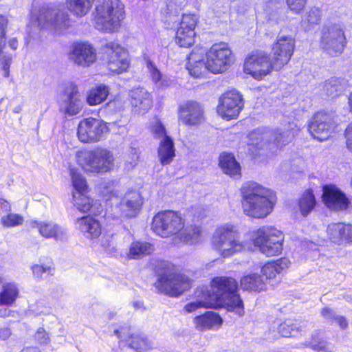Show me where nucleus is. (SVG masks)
<instances>
[{"mask_svg": "<svg viewBox=\"0 0 352 352\" xmlns=\"http://www.w3.org/2000/svg\"><path fill=\"white\" fill-rule=\"evenodd\" d=\"M243 107V95L238 90L232 89L219 96L216 111L223 120L230 121L237 119Z\"/></svg>", "mask_w": 352, "mask_h": 352, "instance_id": "obj_13", "label": "nucleus"}, {"mask_svg": "<svg viewBox=\"0 0 352 352\" xmlns=\"http://www.w3.org/2000/svg\"><path fill=\"white\" fill-rule=\"evenodd\" d=\"M290 265L291 261L287 257H280L265 262L261 268V274L266 280H274L285 274Z\"/></svg>", "mask_w": 352, "mask_h": 352, "instance_id": "obj_26", "label": "nucleus"}, {"mask_svg": "<svg viewBox=\"0 0 352 352\" xmlns=\"http://www.w3.org/2000/svg\"><path fill=\"white\" fill-rule=\"evenodd\" d=\"M82 193L76 195H73L74 206L83 213H91L94 216H99L102 214L103 208L101 204L87 195Z\"/></svg>", "mask_w": 352, "mask_h": 352, "instance_id": "obj_30", "label": "nucleus"}, {"mask_svg": "<svg viewBox=\"0 0 352 352\" xmlns=\"http://www.w3.org/2000/svg\"><path fill=\"white\" fill-rule=\"evenodd\" d=\"M251 241L263 254L274 257L283 253L285 237L276 227L263 226L252 232Z\"/></svg>", "mask_w": 352, "mask_h": 352, "instance_id": "obj_6", "label": "nucleus"}, {"mask_svg": "<svg viewBox=\"0 0 352 352\" xmlns=\"http://www.w3.org/2000/svg\"><path fill=\"white\" fill-rule=\"evenodd\" d=\"M195 31L176 30L175 41L182 47H190L195 42Z\"/></svg>", "mask_w": 352, "mask_h": 352, "instance_id": "obj_43", "label": "nucleus"}, {"mask_svg": "<svg viewBox=\"0 0 352 352\" xmlns=\"http://www.w3.org/2000/svg\"><path fill=\"white\" fill-rule=\"evenodd\" d=\"M316 204V199L311 188L303 191L298 200V206L303 217H307L314 210Z\"/></svg>", "mask_w": 352, "mask_h": 352, "instance_id": "obj_37", "label": "nucleus"}, {"mask_svg": "<svg viewBox=\"0 0 352 352\" xmlns=\"http://www.w3.org/2000/svg\"><path fill=\"white\" fill-rule=\"evenodd\" d=\"M275 71L270 54L267 52L256 50L245 56L243 63V72L254 80H262Z\"/></svg>", "mask_w": 352, "mask_h": 352, "instance_id": "obj_10", "label": "nucleus"}, {"mask_svg": "<svg viewBox=\"0 0 352 352\" xmlns=\"http://www.w3.org/2000/svg\"><path fill=\"white\" fill-rule=\"evenodd\" d=\"M129 102L135 111L145 113L151 108L153 99L151 94L144 89H137L132 91Z\"/></svg>", "mask_w": 352, "mask_h": 352, "instance_id": "obj_32", "label": "nucleus"}, {"mask_svg": "<svg viewBox=\"0 0 352 352\" xmlns=\"http://www.w3.org/2000/svg\"><path fill=\"white\" fill-rule=\"evenodd\" d=\"M121 204L124 207L125 216L129 218L134 217L142 210L143 198L140 192L129 191L125 194Z\"/></svg>", "mask_w": 352, "mask_h": 352, "instance_id": "obj_33", "label": "nucleus"}, {"mask_svg": "<svg viewBox=\"0 0 352 352\" xmlns=\"http://www.w3.org/2000/svg\"><path fill=\"white\" fill-rule=\"evenodd\" d=\"M39 233L45 238H56L58 236L60 229L59 226L52 222H40L37 223Z\"/></svg>", "mask_w": 352, "mask_h": 352, "instance_id": "obj_46", "label": "nucleus"}, {"mask_svg": "<svg viewBox=\"0 0 352 352\" xmlns=\"http://www.w3.org/2000/svg\"><path fill=\"white\" fill-rule=\"evenodd\" d=\"M70 58L78 65L89 67L97 59L96 51L88 42H74L69 52Z\"/></svg>", "mask_w": 352, "mask_h": 352, "instance_id": "obj_20", "label": "nucleus"}, {"mask_svg": "<svg viewBox=\"0 0 352 352\" xmlns=\"http://www.w3.org/2000/svg\"><path fill=\"white\" fill-rule=\"evenodd\" d=\"M212 300L214 309L224 308L227 311L234 313L239 317L245 315V304L239 290L223 298L212 294Z\"/></svg>", "mask_w": 352, "mask_h": 352, "instance_id": "obj_21", "label": "nucleus"}, {"mask_svg": "<svg viewBox=\"0 0 352 352\" xmlns=\"http://www.w3.org/2000/svg\"><path fill=\"white\" fill-rule=\"evenodd\" d=\"M101 195L102 199L106 201H111L118 197L117 192L114 189H109L108 187L104 188V190L101 191Z\"/></svg>", "mask_w": 352, "mask_h": 352, "instance_id": "obj_57", "label": "nucleus"}, {"mask_svg": "<svg viewBox=\"0 0 352 352\" xmlns=\"http://www.w3.org/2000/svg\"><path fill=\"white\" fill-rule=\"evenodd\" d=\"M333 320H336L340 327L342 329H346L348 327V322L343 316H336V318H334Z\"/></svg>", "mask_w": 352, "mask_h": 352, "instance_id": "obj_62", "label": "nucleus"}, {"mask_svg": "<svg viewBox=\"0 0 352 352\" xmlns=\"http://www.w3.org/2000/svg\"><path fill=\"white\" fill-rule=\"evenodd\" d=\"M327 232L330 241L340 246L352 245V224L338 222L328 226Z\"/></svg>", "mask_w": 352, "mask_h": 352, "instance_id": "obj_24", "label": "nucleus"}, {"mask_svg": "<svg viewBox=\"0 0 352 352\" xmlns=\"http://www.w3.org/2000/svg\"><path fill=\"white\" fill-rule=\"evenodd\" d=\"M63 94L66 96L64 100V113L69 116L79 113L82 109V103L78 85L73 82L65 83L63 87Z\"/></svg>", "mask_w": 352, "mask_h": 352, "instance_id": "obj_23", "label": "nucleus"}, {"mask_svg": "<svg viewBox=\"0 0 352 352\" xmlns=\"http://www.w3.org/2000/svg\"><path fill=\"white\" fill-rule=\"evenodd\" d=\"M347 43L344 30L338 24L324 26L320 32V49L331 56L342 54Z\"/></svg>", "mask_w": 352, "mask_h": 352, "instance_id": "obj_12", "label": "nucleus"}, {"mask_svg": "<svg viewBox=\"0 0 352 352\" xmlns=\"http://www.w3.org/2000/svg\"><path fill=\"white\" fill-rule=\"evenodd\" d=\"M173 16H177V15H175L172 12H166L164 18V23H168V25L174 24L176 20L172 19Z\"/></svg>", "mask_w": 352, "mask_h": 352, "instance_id": "obj_63", "label": "nucleus"}, {"mask_svg": "<svg viewBox=\"0 0 352 352\" xmlns=\"http://www.w3.org/2000/svg\"><path fill=\"white\" fill-rule=\"evenodd\" d=\"M206 52L203 47L194 48L188 56V62L193 61L194 63L204 61V55Z\"/></svg>", "mask_w": 352, "mask_h": 352, "instance_id": "obj_54", "label": "nucleus"}, {"mask_svg": "<svg viewBox=\"0 0 352 352\" xmlns=\"http://www.w3.org/2000/svg\"><path fill=\"white\" fill-rule=\"evenodd\" d=\"M95 0H65L68 11L76 17L87 14L93 7Z\"/></svg>", "mask_w": 352, "mask_h": 352, "instance_id": "obj_36", "label": "nucleus"}, {"mask_svg": "<svg viewBox=\"0 0 352 352\" xmlns=\"http://www.w3.org/2000/svg\"><path fill=\"white\" fill-rule=\"evenodd\" d=\"M336 126L335 116L324 110L316 111L308 124L310 134L320 142L329 140L335 133Z\"/></svg>", "mask_w": 352, "mask_h": 352, "instance_id": "obj_14", "label": "nucleus"}, {"mask_svg": "<svg viewBox=\"0 0 352 352\" xmlns=\"http://www.w3.org/2000/svg\"><path fill=\"white\" fill-rule=\"evenodd\" d=\"M19 295V290L15 285L7 283L4 285L0 292V306L12 305Z\"/></svg>", "mask_w": 352, "mask_h": 352, "instance_id": "obj_40", "label": "nucleus"}, {"mask_svg": "<svg viewBox=\"0 0 352 352\" xmlns=\"http://www.w3.org/2000/svg\"><path fill=\"white\" fill-rule=\"evenodd\" d=\"M109 94V87L102 83L98 84L87 92L86 102L89 106H96L104 102Z\"/></svg>", "mask_w": 352, "mask_h": 352, "instance_id": "obj_34", "label": "nucleus"}, {"mask_svg": "<svg viewBox=\"0 0 352 352\" xmlns=\"http://www.w3.org/2000/svg\"><path fill=\"white\" fill-rule=\"evenodd\" d=\"M1 223L5 228L16 227L23 224V217L20 214L8 213L1 217Z\"/></svg>", "mask_w": 352, "mask_h": 352, "instance_id": "obj_49", "label": "nucleus"}, {"mask_svg": "<svg viewBox=\"0 0 352 352\" xmlns=\"http://www.w3.org/2000/svg\"><path fill=\"white\" fill-rule=\"evenodd\" d=\"M193 296L196 301L188 302L184 306V309L187 313L194 312L201 308L213 309L212 294L206 286L197 287Z\"/></svg>", "mask_w": 352, "mask_h": 352, "instance_id": "obj_27", "label": "nucleus"}, {"mask_svg": "<svg viewBox=\"0 0 352 352\" xmlns=\"http://www.w3.org/2000/svg\"><path fill=\"white\" fill-rule=\"evenodd\" d=\"M277 329L278 333L285 338H290L293 336V332L299 331L296 323L292 319L285 320L278 325Z\"/></svg>", "mask_w": 352, "mask_h": 352, "instance_id": "obj_48", "label": "nucleus"}, {"mask_svg": "<svg viewBox=\"0 0 352 352\" xmlns=\"http://www.w3.org/2000/svg\"><path fill=\"white\" fill-rule=\"evenodd\" d=\"M199 23V16L195 13L187 12L182 15L181 21L177 29L186 31H195Z\"/></svg>", "mask_w": 352, "mask_h": 352, "instance_id": "obj_45", "label": "nucleus"}, {"mask_svg": "<svg viewBox=\"0 0 352 352\" xmlns=\"http://www.w3.org/2000/svg\"><path fill=\"white\" fill-rule=\"evenodd\" d=\"M177 237L186 243H195L201 240L202 230L200 226L191 225L185 230V232H180Z\"/></svg>", "mask_w": 352, "mask_h": 352, "instance_id": "obj_41", "label": "nucleus"}, {"mask_svg": "<svg viewBox=\"0 0 352 352\" xmlns=\"http://www.w3.org/2000/svg\"><path fill=\"white\" fill-rule=\"evenodd\" d=\"M152 132L157 137H163L157 148V155L163 166L170 164L175 157V144L172 138L166 135V130L160 122L152 126Z\"/></svg>", "mask_w": 352, "mask_h": 352, "instance_id": "obj_18", "label": "nucleus"}, {"mask_svg": "<svg viewBox=\"0 0 352 352\" xmlns=\"http://www.w3.org/2000/svg\"><path fill=\"white\" fill-rule=\"evenodd\" d=\"M327 91L329 95L333 98L340 96L342 92V86L338 79L331 80L326 85Z\"/></svg>", "mask_w": 352, "mask_h": 352, "instance_id": "obj_53", "label": "nucleus"}, {"mask_svg": "<svg viewBox=\"0 0 352 352\" xmlns=\"http://www.w3.org/2000/svg\"><path fill=\"white\" fill-rule=\"evenodd\" d=\"M147 67L149 70L150 76L153 82L157 85L159 88L164 89L168 87V80L162 79V74L157 67L151 62L147 63Z\"/></svg>", "mask_w": 352, "mask_h": 352, "instance_id": "obj_47", "label": "nucleus"}, {"mask_svg": "<svg viewBox=\"0 0 352 352\" xmlns=\"http://www.w3.org/2000/svg\"><path fill=\"white\" fill-rule=\"evenodd\" d=\"M311 348L316 351H325L327 342L318 336H313L310 340Z\"/></svg>", "mask_w": 352, "mask_h": 352, "instance_id": "obj_56", "label": "nucleus"}, {"mask_svg": "<svg viewBox=\"0 0 352 352\" xmlns=\"http://www.w3.org/2000/svg\"><path fill=\"white\" fill-rule=\"evenodd\" d=\"M308 0H285L288 8L294 14H301L307 4Z\"/></svg>", "mask_w": 352, "mask_h": 352, "instance_id": "obj_52", "label": "nucleus"}, {"mask_svg": "<svg viewBox=\"0 0 352 352\" xmlns=\"http://www.w3.org/2000/svg\"><path fill=\"white\" fill-rule=\"evenodd\" d=\"M125 15V7L120 0H98L91 17L97 30L113 33L122 27Z\"/></svg>", "mask_w": 352, "mask_h": 352, "instance_id": "obj_3", "label": "nucleus"}, {"mask_svg": "<svg viewBox=\"0 0 352 352\" xmlns=\"http://www.w3.org/2000/svg\"><path fill=\"white\" fill-rule=\"evenodd\" d=\"M321 199L327 208L336 212L346 210L351 205L346 193L334 184L322 186Z\"/></svg>", "mask_w": 352, "mask_h": 352, "instance_id": "obj_17", "label": "nucleus"}, {"mask_svg": "<svg viewBox=\"0 0 352 352\" xmlns=\"http://www.w3.org/2000/svg\"><path fill=\"white\" fill-rule=\"evenodd\" d=\"M295 50V39L289 36L278 37L272 46L271 61L275 71H280L287 65Z\"/></svg>", "mask_w": 352, "mask_h": 352, "instance_id": "obj_15", "label": "nucleus"}, {"mask_svg": "<svg viewBox=\"0 0 352 352\" xmlns=\"http://www.w3.org/2000/svg\"><path fill=\"white\" fill-rule=\"evenodd\" d=\"M211 245L223 258L232 256L245 248L239 232L231 223L221 225L215 229L211 239Z\"/></svg>", "mask_w": 352, "mask_h": 352, "instance_id": "obj_5", "label": "nucleus"}, {"mask_svg": "<svg viewBox=\"0 0 352 352\" xmlns=\"http://www.w3.org/2000/svg\"><path fill=\"white\" fill-rule=\"evenodd\" d=\"M19 352H42L41 350L36 346H24Z\"/></svg>", "mask_w": 352, "mask_h": 352, "instance_id": "obj_64", "label": "nucleus"}, {"mask_svg": "<svg viewBox=\"0 0 352 352\" xmlns=\"http://www.w3.org/2000/svg\"><path fill=\"white\" fill-rule=\"evenodd\" d=\"M113 333L117 336L119 345L121 346H127L136 352H146L150 348L147 339L133 333L129 326H120L114 329Z\"/></svg>", "mask_w": 352, "mask_h": 352, "instance_id": "obj_19", "label": "nucleus"}, {"mask_svg": "<svg viewBox=\"0 0 352 352\" xmlns=\"http://www.w3.org/2000/svg\"><path fill=\"white\" fill-rule=\"evenodd\" d=\"M177 116L179 121L187 126H198L206 120L204 105L193 100L178 106Z\"/></svg>", "mask_w": 352, "mask_h": 352, "instance_id": "obj_16", "label": "nucleus"}, {"mask_svg": "<svg viewBox=\"0 0 352 352\" xmlns=\"http://www.w3.org/2000/svg\"><path fill=\"white\" fill-rule=\"evenodd\" d=\"M320 314L325 319L333 320L336 318L333 310L329 307H323L320 311Z\"/></svg>", "mask_w": 352, "mask_h": 352, "instance_id": "obj_59", "label": "nucleus"}, {"mask_svg": "<svg viewBox=\"0 0 352 352\" xmlns=\"http://www.w3.org/2000/svg\"><path fill=\"white\" fill-rule=\"evenodd\" d=\"M109 123L93 117L82 118L77 127V137L82 143L94 144L104 140L110 132Z\"/></svg>", "mask_w": 352, "mask_h": 352, "instance_id": "obj_11", "label": "nucleus"}, {"mask_svg": "<svg viewBox=\"0 0 352 352\" xmlns=\"http://www.w3.org/2000/svg\"><path fill=\"white\" fill-rule=\"evenodd\" d=\"M31 270L34 277L38 280H41L47 276H52L55 272L54 263L51 258H46L40 262V263L34 264L31 266Z\"/></svg>", "mask_w": 352, "mask_h": 352, "instance_id": "obj_38", "label": "nucleus"}, {"mask_svg": "<svg viewBox=\"0 0 352 352\" xmlns=\"http://www.w3.org/2000/svg\"><path fill=\"white\" fill-rule=\"evenodd\" d=\"M38 25L41 28H60L69 25L68 14L58 12L55 13L51 8H42L36 16Z\"/></svg>", "mask_w": 352, "mask_h": 352, "instance_id": "obj_22", "label": "nucleus"}, {"mask_svg": "<svg viewBox=\"0 0 352 352\" xmlns=\"http://www.w3.org/2000/svg\"><path fill=\"white\" fill-rule=\"evenodd\" d=\"M218 165L222 172L234 179L241 177V166L232 153L222 152L218 158Z\"/></svg>", "mask_w": 352, "mask_h": 352, "instance_id": "obj_29", "label": "nucleus"}, {"mask_svg": "<svg viewBox=\"0 0 352 352\" xmlns=\"http://www.w3.org/2000/svg\"><path fill=\"white\" fill-rule=\"evenodd\" d=\"M210 283L212 290L211 294L219 295L221 298L239 290L237 280L231 276H214Z\"/></svg>", "mask_w": 352, "mask_h": 352, "instance_id": "obj_28", "label": "nucleus"}, {"mask_svg": "<svg viewBox=\"0 0 352 352\" xmlns=\"http://www.w3.org/2000/svg\"><path fill=\"white\" fill-rule=\"evenodd\" d=\"M322 16V10L320 8L316 7L310 8L304 21L305 28L308 30H314L316 26L321 23Z\"/></svg>", "mask_w": 352, "mask_h": 352, "instance_id": "obj_44", "label": "nucleus"}, {"mask_svg": "<svg viewBox=\"0 0 352 352\" xmlns=\"http://www.w3.org/2000/svg\"><path fill=\"white\" fill-rule=\"evenodd\" d=\"M97 216L88 214L76 219L78 230L86 239L93 241L98 239L102 233V225Z\"/></svg>", "mask_w": 352, "mask_h": 352, "instance_id": "obj_25", "label": "nucleus"}, {"mask_svg": "<svg viewBox=\"0 0 352 352\" xmlns=\"http://www.w3.org/2000/svg\"><path fill=\"white\" fill-rule=\"evenodd\" d=\"M36 339L38 340L40 344H47L50 342V338L46 333V332L43 330L37 331L36 333Z\"/></svg>", "mask_w": 352, "mask_h": 352, "instance_id": "obj_60", "label": "nucleus"}, {"mask_svg": "<svg viewBox=\"0 0 352 352\" xmlns=\"http://www.w3.org/2000/svg\"><path fill=\"white\" fill-rule=\"evenodd\" d=\"M240 285L243 290L260 292L266 288V284L261 276L254 273L243 276L240 279Z\"/></svg>", "mask_w": 352, "mask_h": 352, "instance_id": "obj_35", "label": "nucleus"}, {"mask_svg": "<svg viewBox=\"0 0 352 352\" xmlns=\"http://www.w3.org/2000/svg\"><path fill=\"white\" fill-rule=\"evenodd\" d=\"M76 162L86 173L104 174L111 172L115 166L113 152L102 146L78 151Z\"/></svg>", "mask_w": 352, "mask_h": 352, "instance_id": "obj_4", "label": "nucleus"}, {"mask_svg": "<svg viewBox=\"0 0 352 352\" xmlns=\"http://www.w3.org/2000/svg\"><path fill=\"white\" fill-rule=\"evenodd\" d=\"M193 323L196 329L204 331L219 328L221 326L223 320L218 313L206 311L204 314L194 317Z\"/></svg>", "mask_w": 352, "mask_h": 352, "instance_id": "obj_31", "label": "nucleus"}, {"mask_svg": "<svg viewBox=\"0 0 352 352\" xmlns=\"http://www.w3.org/2000/svg\"><path fill=\"white\" fill-rule=\"evenodd\" d=\"M153 246L146 241H133L131 243L128 257L132 259H138L146 255L151 254L153 251Z\"/></svg>", "mask_w": 352, "mask_h": 352, "instance_id": "obj_39", "label": "nucleus"}, {"mask_svg": "<svg viewBox=\"0 0 352 352\" xmlns=\"http://www.w3.org/2000/svg\"><path fill=\"white\" fill-rule=\"evenodd\" d=\"M11 330L8 327H3L0 328V340H6L11 336Z\"/></svg>", "mask_w": 352, "mask_h": 352, "instance_id": "obj_61", "label": "nucleus"}, {"mask_svg": "<svg viewBox=\"0 0 352 352\" xmlns=\"http://www.w3.org/2000/svg\"><path fill=\"white\" fill-rule=\"evenodd\" d=\"M289 142V140L287 138L284 132H276L273 142H268L267 145L270 148H276V151L283 149Z\"/></svg>", "mask_w": 352, "mask_h": 352, "instance_id": "obj_51", "label": "nucleus"}, {"mask_svg": "<svg viewBox=\"0 0 352 352\" xmlns=\"http://www.w3.org/2000/svg\"><path fill=\"white\" fill-rule=\"evenodd\" d=\"M102 59L108 74L119 75L128 72L131 59L127 50L117 41H109L102 46Z\"/></svg>", "mask_w": 352, "mask_h": 352, "instance_id": "obj_7", "label": "nucleus"}, {"mask_svg": "<svg viewBox=\"0 0 352 352\" xmlns=\"http://www.w3.org/2000/svg\"><path fill=\"white\" fill-rule=\"evenodd\" d=\"M151 266L157 276L154 286L158 293L170 297H178L191 288L192 280L188 276L175 272V266L173 263L157 259L151 263Z\"/></svg>", "mask_w": 352, "mask_h": 352, "instance_id": "obj_2", "label": "nucleus"}, {"mask_svg": "<svg viewBox=\"0 0 352 352\" xmlns=\"http://www.w3.org/2000/svg\"><path fill=\"white\" fill-rule=\"evenodd\" d=\"M234 60V54L228 44L224 42L212 44L206 52V69L214 74L226 72Z\"/></svg>", "mask_w": 352, "mask_h": 352, "instance_id": "obj_9", "label": "nucleus"}, {"mask_svg": "<svg viewBox=\"0 0 352 352\" xmlns=\"http://www.w3.org/2000/svg\"><path fill=\"white\" fill-rule=\"evenodd\" d=\"M8 21L6 17L0 15V40L6 36V30L8 26Z\"/></svg>", "mask_w": 352, "mask_h": 352, "instance_id": "obj_58", "label": "nucleus"}, {"mask_svg": "<svg viewBox=\"0 0 352 352\" xmlns=\"http://www.w3.org/2000/svg\"><path fill=\"white\" fill-rule=\"evenodd\" d=\"M185 227V220L179 211L160 210L153 217L151 228L162 238L177 236Z\"/></svg>", "mask_w": 352, "mask_h": 352, "instance_id": "obj_8", "label": "nucleus"}, {"mask_svg": "<svg viewBox=\"0 0 352 352\" xmlns=\"http://www.w3.org/2000/svg\"><path fill=\"white\" fill-rule=\"evenodd\" d=\"M72 186L78 194L88 193L89 188L86 179L76 168L69 170Z\"/></svg>", "mask_w": 352, "mask_h": 352, "instance_id": "obj_42", "label": "nucleus"}, {"mask_svg": "<svg viewBox=\"0 0 352 352\" xmlns=\"http://www.w3.org/2000/svg\"><path fill=\"white\" fill-rule=\"evenodd\" d=\"M239 192L242 210L252 219H265L272 212L277 202L275 191L252 180L244 182Z\"/></svg>", "mask_w": 352, "mask_h": 352, "instance_id": "obj_1", "label": "nucleus"}, {"mask_svg": "<svg viewBox=\"0 0 352 352\" xmlns=\"http://www.w3.org/2000/svg\"><path fill=\"white\" fill-rule=\"evenodd\" d=\"M206 61H199L194 63L193 61L187 62V69L189 74L195 78H200L205 72Z\"/></svg>", "mask_w": 352, "mask_h": 352, "instance_id": "obj_50", "label": "nucleus"}, {"mask_svg": "<svg viewBox=\"0 0 352 352\" xmlns=\"http://www.w3.org/2000/svg\"><path fill=\"white\" fill-rule=\"evenodd\" d=\"M345 146L352 153V121L349 122L344 131Z\"/></svg>", "mask_w": 352, "mask_h": 352, "instance_id": "obj_55", "label": "nucleus"}]
</instances>
